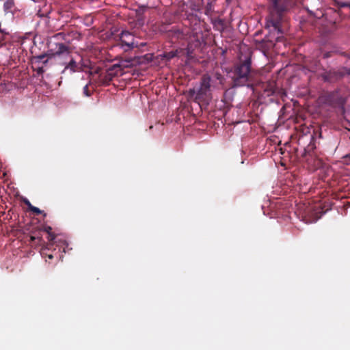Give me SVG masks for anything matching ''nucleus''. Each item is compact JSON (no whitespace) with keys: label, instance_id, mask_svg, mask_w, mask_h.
<instances>
[{"label":"nucleus","instance_id":"nucleus-18","mask_svg":"<svg viewBox=\"0 0 350 350\" xmlns=\"http://www.w3.org/2000/svg\"><path fill=\"white\" fill-rule=\"evenodd\" d=\"M63 35H64V33H58L55 34V38H59V37L63 36Z\"/></svg>","mask_w":350,"mask_h":350},{"label":"nucleus","instance_id":"nucleus-21","mask_svg":"<svg viewBox=\"0 0 350 350\" xmlns=\"http://www.w3.org/2000/svg\"><path fill=\"white\" fill-rule=\"evenodd\" d=\"M215 76H217V79L219 80H220V79L221 78V75L220 74L216 73Z\"/></svg>","mask_w":350,"mask_h":350},{"label":"nucleus","instance_id":"nucleus-23","mask_svg":"<svg viewBox=\"0 0 350 350\" xmlns=\"http://www.w3.org/2000/svg\"><path fill=\"white\" fill-rule=\"evenodd\" d=\"M146 45V43L144 42H141L139 45H138V46H144Z\"/></svg>","mask_w":350,"mask_h":350},{"label":"nucleus","instance_id":"nucleus-20","mask_svg":"<svg viewBox=\"0 0 350 350\" xmlns=\"http://www.w3.org/2000/svg\"><path fill=\"white\" fill-rule=\"evenodd\" d=\"M200 44H201L200 42L198 40H197L196 41V43L194 44V46H195V47H197V46H200Z\"/></svg>","mask_w":350,"mask_h":350},{"label":"nucleus","instance_id":"nucleus-24","mask_svg":"<svg viewBox=\"0 0 350 350\" xmlns=\"http://www.w3.org/2000/svg\"><path fill=\"white\" fill-rule=\"evenodd\" d=\"M53 255H52V254H49V255L48 256V258H50V259L53 258Z\"/></svg>","mask_w":350,"mask_h":350},{"label":"nucleus","instance_id":"nucleus-15","mask_svg":"<svg viewBox=\"0 0 350 350\" xmlns=\"http://www.w3.org/2000/svg\"><path fill=\"white\" fill-rule=\"evenodd\" d=\"M331 72H325L324 74L322 75V77L324 79V81H331V78H330V75H331Z\"/></svg>","mask_w":350,"mask_h":350},{"label":"nucleus","instance_id":"nucleus-7","mask_svg":"<svg viewBox=\"0 0 350 350\" xmlns=\"http://www.w3.org/2000/svg\"><path fill=\"white\" fill-rule=\"evenodd\" d=\"M182 51H183L182 49H180V50L176 49L175 51L163 53L161 54L160 56L162 59H165L167 61H170L172 58L177 57L179 53L181 52Z\"/></svg>","mask_w":350,"mask_h":350},{"label":"nucleus","instance_id":"nucleus-8","mask_svg":"<svg viewBox=\"0 0 350 350\" xmlns=\"http://www.w3.org/2000/svg\"><path fill=\"white\" fill-rule=\"evenodd\" d=\"M55 242L57 243V245L59 247V250L62 248L63 252L66 253L67 250H68V243L66 242V241L62 239H58Z\"/></svg>","mask_w":350,"mask_h":350},{"label":"nucleus","instance_id":"nucleus-12","mask_svg":"<svg viewBox=\"0 0 350 350\" xmlns=\"http://www.w3.org/2000/svg\"><path fill=\"white\" fill-rule=\"evenodd\" d=\"M213 24L215 27H217L218 26L222 27L223 21L219 18H215L213 21Z\"/></svg>","mask_w":350,"mask_h":350},{"label":"nucleus","instance_id":"nucleus-13","mask_svg":"<svg viewBox=\"0 0 350 350\" xmlns=\"http://www.w3.org/2000/svg\"><path fill=\"white\" fill-rule=\"evenodd\" d=\"M88 83L86 84L83 88V93L85 96H91V92L88 89Z\"/></svg>","mask_w":350,"mask_h":350},{"label":"nucleus","instance_id":"nucleus-16","mask_svg":"<svg viewBox=\"0 0 350 350\" xmlns=\"http://www.w3.org/2000/svg\"><path fill=\"white\" fill-rule=\"evenodd\" d=\"M31 211L33 212L36 214H41L43 213L42 211H41L38 207H36L34 206H31V208L30 209Z\"/></svg>","mask_w":350,"mask_h":350},{"label":"nucleus","instance_id":"nucleus-5","mask_svg":"<svg viewBox=\"0 0 350 350\" xmlns=\"http://www.w3.org/2000/svg\"><path fill=\"white\" fill-rule=\"evenodd\" d=\"M131 61L126 59H122L117 63L113 64L108 69L107 74L109 76H116L122 75L123 70L126 68L131 66Z\"/></svg>","mask_w":350,"mask_h":350},{"label":"nucleus","instance_id":"nucleus-14","mask_svg":"<svg viewBox=\"0 0 350 350\" xmlns=\"http://www.w3.org/2000/svg\"><path fill=\"white\" fill-rule=\"evenodd\" d=\"M322 215H319V216H317L316 215L314 218H308V219H306V223H313V222H316L319 218H321Z\"/></svg>","mask_w":350,"mask_h":350},{"label":"nucleus","instance_id":"nucleus-6","mask_svg":"<svg viewBox=\"0 0 350 350\" xmlns=\"http://www.w3.org/2000/svg\"><path fill=\"white\" fill-rule=\"evenodd\" d=\"M120 40L121 42L122 43V46H127V49H126L125 50L131 49L135 47H138V44L133 41V35L127 31H122L120 34Z\"/></svg>","mask_w":350,"mask_h":350},{"label":"nucleus","instance_id":"nucleus-1","mask_svg":"<svg viewBox=\"0 0 350 350\" xmlns=\"http://www.w3.org/2000/svg\"><path fill=\"white\" fill-rule=\"evenodd\" d=\"M52 56L58 61L59 64L64 66L61 74L64 75L69 72L70 75L80 70L77 62L70 56L69 47L64 43L55 44V47L52 49Z\"/></svg>","mask_w":350,"mask_h":350},{"label":"nucleus","instance_id":"nucleus-4","mask_svg":"<svg viewBox=\"0 0 350 350\" xmlns=\"http://www.w3.org/2000/svg\"><path fill=\"white\" fill-rule=\"evenodd\" d=\"M211 82L210 76L205 75L202 76L200 85L189 90V94L194 96L195 100H208L211 96Z\"/></svg>","mask_w":350,"mask_h":350},{"label":"nucleus","instance_id":"nucleus-3","mask_svg":"<svg viewBox=\"0 0 350 350\" xmlns=\"http://www.w3.org/2000/svg\"><path fill=\"white\" fill-rule=\"evenodd\" d=\"M250 70L251 60L249 58L235 66L232 71V79L234 86L241 87L246 85L249 88H252L254 81Z\"/></svg>","mask_w":350,"mask_h":350},{"label":"nucleus","instance_id":"nucleus-11","mask_svg":"<svg viewBox=\"0 0 350 350\" xmlns=\"http://www.w3.org/2000/svg\"><path fill=\"white\" fill-rule=\"evenodd\" d=\"M4 10L6 12H8L13 6V1L12 0H7L4 3Z\"/></svg>","mask_w":350,"mask_h":350},{"label":"nucleus","instance_id":"nucleus-2","mask_svg":"<svg viewBox=\"0 0 350 350\" xmlns=\"http://www.w3.org/2000/svg\"><path fill=\"white\" fill-rule=\"evenodd\" d=\"M272 3V9L269 16L267 19L266 27L273 28L278 33L282 34L281 23L283 20L282 13L291 6V0H270Z\"/></svg>","mask_w":350,"mask_h":350},{"label":"nucleus","instance_id":"nucleus-17","mask_svg":"<svg viewBox=\"0 0 350 350\" xmlns=\"http://www.w3.org/2000/svg\"><path fill=\"white\" fill-rule=\"evenodd\" d=\"M24 202L27 206V207L29 210L31 208V206H33V205L30 203V202L27 199L24 200Z\"/></svg>","mask_w":350,"mask_h":350},{"label":"nucleus","instance_id":"nucleus-25","mask_svg":"<svg viewBox=\"0 0 350 350\" xmlns=\"http://www.w3.org/2000/svg\"><path fill=\"white\" fill-rule=\"evenodd\" d=\"M347 73L348 75H350V69H349V70L347 71Z\"/></svg>","mask_w":350,"mask_h":350},{"label":"nucleus","instance_id":"nucleus-19","mask_svg":"<svg viewBox=\"0 0 350 350\" xmlns=\"http://www.w3.org/2000/svg\"><path fill=\"white\" fill-rule=\"evenodd\" d=\"M274 92H275V91H274V90H273V89H270V90H269L268 93H267V96H269V95L273 94L274 93Z\"/></svg>","mask_w":350,"mask_h":350},{"label":"nucleus","instance_id":"nucleus-9","mask_svg":"<svg viewBox=\"0 0 350 350\" xmlns=\"http://www.w3.org/2000/svg\"><path fill=\"white\" fill-rule=\"evenodd\" d=\"M193 44L189 43L186 49V55L188 59L192 58V54L193 53Z\"/></svg>","mask_w":350,"mask_h":350},{"label":"nucleus","instance_id":"nucleus-26","mask_svg":"<svg viewBox=\"0 0 350 350\" xmlns=\"http://www.w3.org/2000/svg\"><path fill=\"white\" fill-rule=\"evenodd\" d=\"M199 1H201V2H202V1H203V0H199Z\"/></svg>","mask_w":350,"mask_h":350},{"label":"nucleus","instance_id":"nucleus-22","mask_svg":"<svg viewBox=\"0 0 350 350\" xmlns=\"http://www.w3.org/2000/svg\"><path fill=\"white\" fill-rule=\"evenodd\" d=\"M44 57H45V55H40V56L38 57V58H39L40 59H43Z\"/></svg>","mask_w":350,"mask_h":350},{"label":"nucleus","instance_id":"nucleus-10","mask_svg":"<svg viewBox=\"0 0 350 350\" xmlns=\"http://www.w3.org/2000/svg\"><path fill=\"white\" fill-rule=\"evenodd\" d=\"M51 230H52V228L50 226H46L44 228V231H46L49 234V237H48L49 241H54L55 239V237L53 233H51Z\"/></svg>","mask_w":350,"mask_h":350}]
</instances>
